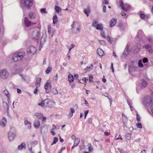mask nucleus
<instances>
[{
    "instance_id": "obj_1",
    "label": "nucleus",
    "mask_w": 153,
    "mask_h": 153,
    "mask_svg": "<svg viewBox=\"0 0 153 153\" xmlns=\"http://www.w3.org/2000/svg\"><path fill=\"white\" fill-rule=\"evenodd\" d=\"M24 53L22 52L16 53L12 57L13 60L15 62L21 60L24 56Z\"/></svg>"
},
{
    "instance_id": "obj_2",
    "label": "nucleus",
    "mask_w": 153,
    "mask_h": 153,
    "mask_svg": "<svg viewBox=\"0 0 153 153\" xmlns=\"http://www.w3.org/2000/svg\"><path fill=\"white\" fill-rule=\"evenodd\" d=\"M33 0H21V2L24 7L29 8L33 4Z\"/></svg>"
},
{
    "instance_id": "obj_3",
    "label": "nucleus",
    "mask_w": 153,
    "mask_h": 153,
    "mask_svg": "<svg viewBox=\"0 0 153 153\" xmlns=\"http://www.w3.org/2000/svg\"><path fill=\"white\" fill-rule=\"evenodd\" d=\"M9 75L8 72L5 69L1 70L0 71V77L3 79H7Z\"/></svg>"
},
{
    "instance_id": "obj_4",
    "label": "nucleus",
    "mask_w": 153,
    "mask_h": 153,
    "mask_svg": "<svg viewBox=\"0 0 153 153\" xmlns=\"http://www.w3.org/2000/svg\"><path fill=\"white\" fill-rule=\"evenodd\" d=\"M144 102H146L147 104H151V109L153 114V103H152V98L150 97H147L144 100Z\"/></svg>"
},
{
    "instance_id": "obj_5",
    "label": "nucleus",
    "mask_w": 153,
    "mask_h": 153,
    "mask_svg": "<svg viewBox=\"0 0 153 153\" xmlns=\"http://www.w3.org/2000/svg\"><path fill=\"white\" fill-rule=\"evenodd\" d=\"M120 5L122 9L126 12L131 8V6L128 4H123V2L122 1L120 2Z\"/></svg>"
},
{
    "instance_id": "obj_6",
    "label": "nucleus",
    "mask_w": 153,
    "mask_h": 153,
    "mask_svg": "<svg viewBox=\"0 0 153 153\" xmlns=\"http://www.w3.org/2000/svg\"><path fill=\"white\" fill-rule=\"evenodd\" d=\"M24 21L25 26L27 27H29L32 25L36 24V22H32L30 21H29L28 18L26 17L25 18Z\"/></svg>"
},
{
    "instance_id": "obj_7",
    "label": "nucleus",
    "mask_w": 153,
    "mask_h": 153,
    "mask_svg": "<svg viewBox=\"0 0 153 153\" xmlns=\"http://www.w3.org/2000/svg\"><path fill=\"white\" fill-rule=\"evenodd\" d=\"M36 48L33 46H30L27 49V52L28 54H33L36 52Z\"/></svg>"
},
{
    "instance_id": "obj_8",
    "label": "nucleus",
    "mask_w": 153,
    "mask_h": 153,
    "mask_svg": "<svg viewBox=\"0 0 153 153\" xmlns=\"http://www.w3.org/2000/svg\"><path fill=\"white\" fill-rule=\"evenodd\" d=\"M45 103V106L48 107H51L53 106L52 102L50 101L48 99H46L44 100Z\"/></svg>"
},
{
    "instance_id": "obj_9",
    "label": "nucleus",
    "mask_w": 153,
    "mask_h": 153,
    "mask_svg": "<svg viewBox=\"0 0 153 153\" xmlns=\"http://www.w3.org/2000/svg\"><path fill=\"white\" fill-rule=\"evenodd\" d=\"M40 33L38 31H35L33 34V39L35 40L38 39L39 37Z\"/></svg>"
},
{
    "instance_id": "obj_10",
    "label": "nucleus",
    "mask_w": 153,
    "mask_h": 153,
    "mask_svg": "<svg viewBox=\"0 0 153 153\" xmlns=\"http://www.w3.org/2000/svg\"><path fill=\"white\" fill-rule=\"evenodd\" d=\"M148 85V83L144 80L142 79L140 80V88H145Z\"/></svg>"
},
{
    "instance_id": "obj_11",
    "label": "nucleus",
    "mask_w": 153,
    "mask_h": 153,
    "mask_svg": "<svg viewBox=\"0 0 153 153\" xmlns=\"http://www.w3.org/2000/svg\"><path fill=\"white\" fill-rule=\"evenodd\" d=\"M16 136V134L13 133H9L8 134V138L10 141L13 140Z\"/></svg>"
},
{
    "instance_id": "obj_12",
    "label": "nucleus",
    "mask_w": 153,
    "mask_h": 153,
    "mask_svg": "<svg viewBox=\"0 0 153 153\" xmlns=\"http://www.w3.org/2000/svg\"><path fill=\"white\" fill-rule=\"evenodd\" d=\"M29 18L30 19H35L36 17V15L32 12H30L29 14Z\"/></svg>"
},
{
    "instance_id": "obj_13",
    "label": "nucleus",
    "mask_w": 153,
    "mask_h": 153,
    "mask_svg": "<svg viewBox=\"0 0 153 153\" xmlns=\"http://www.w3.org/2000/svg\"><path fill=\"white\" fill-rule=\"evenodd\" d=\"M45 88L46 90L48 89L51 90L52 86L50 82H46L45 85Z\"/></svg>"
},
{
    "instance_id": "obj_14",
    "label": "nucleus",
    "mask_w": 153,
    "mask_h": 153,
    "mask_svg": "<svg viewBox=\"0 0 153 153\" xmlns=\"http://www.w3.org/2000/svg\"><path fill=\"white\" fill-rule=\"evenodd\" d=\"M117 22L116 19L113 18L112 19L110 22V26L111 27L115 25Z\"/></svg>"
},
{
    "instance_id": "obj_15",
    "label": "nucleus",
    "mask_w": 153,
    "mask_h": 153,
    "mask_svg": "<svg viewBox=\"0 0 153 153\" xmlns=\"http://www.w3.org/2000/svg\"><path fill=\"white\" fill-rule=\"evenodd\" d=\"M7 122L6 118L4 117L1 120L0 122L1 126L2 127H4L5 126V124Z\"/></svg>"
},
{
    "instance_id": "obj_16",
    "label": "nucleus",
    "mask_w": 153,
    "mask_h": 153,
    "mask_svg": "<svg viewBox=\"0 0 153 153\" xmlns=\"http://www.w3.org/2000/svg\"><path fill=\"white\" fill-rule=\"evenodd\" d=\"M97 54L100 57H102L104 55V52L100 48H98L97 50Z\"/></svg>"
},
{
    "instance_id": "obj_17",
    "label": "nucleus",
    "mask_w": 153,
    "mask_h": 153,
    "mask_svg": "<svg viewBox=\"0 0 153 153\" xmlns=\"http://www.w3.org/2000/svg\"><path fill=\"white\" fill-rule=\"evenodd\" d=\"M129 46L127 45L124 51L123 54L126 56L128 54L130 51L129 50Z\"/></svg>"
},
{
    "instance_id": "obj_18",
    "label": "nucleus",
    "mask_w": 153,
    "mask_h": 153,
    "mask_svg": "<svg viewBox=\"0 0 153 153\" xmlns=\"http://www.w3.org/2000/svg\"><path fill=\"white\" fill-rule=\"evenodd\" d=\"M143 12L142 11L140 10L137 13V14L139 15L140 17L142 19H144L146 17L145 15L143 14Z\"/></svg>"
},
{
    "instance_id": "obj_19",
    "label": "nucleus",
    "mask_w": 153,
    "mask_h": 153,
    "mask_svg": "<svg viewBox=\"0 0 153 153\" xmlns=\"http://www.w3.org/2000/svg\"><path fill=\"white\" fill-rule=\"evenodd\" d=\"M41 81V78H38L36 82V86L37 88H39L40 87V83Z\"/></svg>"
},
{
    "instance_id": "obj_20",
    "label": "nucleus",
    "mask_w": 153,
    "mask_h": 153,
    "mask_svg": "<svg viewBox=\"0 0 153 153\" xmlns=\"http://www.w3.org/2000/svg\"><path fill=\"white\" fill-rule=\"evenodd\" d=\"M26 144L25 143H22L21 144L19 145L18 147V150H22L23 149H25L26 147Z\"/></svg>"
},
{
    "instance_id": "obj_21",
    "label": "nucleus",
    "mask_w": 153,
    "mask_h": 153,
    "mask_svg": "<svg viewBox=\"0 0 153 153\" xmlns=\"http://www.w3.org/2000/svg\"><path fill=\"white\" fill-rule=\"evenodd\" d=\"M34 127L36 128H38L40 126V122L38 120H36L34 123Z\"/></svg>"
},
{
    "instance_id": "obj_22",
    "label": "nucleus",
    "mask_w": 153,
    "mask_h": 153,
    "mask_svg": "<svg viewBox=\"0 0 153 153\" xmlns=\"http://www.w3.org/2000/svg\"><path fill=\"white\" fill-rule=\"evenodd\" d=\"M71 111L69 112V114L68 115V118H70L73 115V114L75 112V110L73 108H71L70 109Z\"/></svg>"
},
{
    "instance_id": "obj_23",
    "label": "nucleus",
    "mask_w": 153,
    "mask_h": 153,
    "mask_svg": "<svg viewBox=\"0 0 153 153\" xmlns=\"http://www.w3.org/2000/svg\"><path fill=\"white\" fill-rule=\"evenodd\" d=\"M93 65L92 64H91L89 66H87L86 68L85 69L86 72L87 71H89L92 70L93 68Z\"/></svg>"
},
{
    "instance_id": "obj_24",
    "label": "nucleus",
    "mask_w": 153,
    "mask_h": 153,
    "mask_svg": "<svg viewBox=\"0 0 153 153\" xmlns=\"http://www.w3.org/2000/svg\"><path fill=\"white\" fill-rule=\"evenodd\" d=\"M97 30H102L103 27L102 25L101 24H98L95 27Z\"/></svg>"
},
{
    "instance_id": "obj_25",
    "label": "nucleus",
    "mask_w": 153,
    "mask_h": 153,
    "mask_svg": "<svg viewBox=\"0 0 153 153\" xmlns=\"http://www.w3.org/2000/svg\"><path fill=\"white\" fill-rule=\"evenodd\" d=\"M143 34V31L142 30H139L138 32V34L137 36V37L140 39L142 37V35Z\"/></svg>"
},
{
    "instance_id": "obj_26",
    "label": "nucleus",
    "mask_w": 153,
    "mask_h": 153,
    "mask_svg": "<svg viewBox=\"0 0 153 153\" xmlns=\"http://www.w3.org/2000/svg\"><path fill=\"white\" fill-rule=\"evenodd\" d=\"M68 81L70 83H71L73 82L74 80V77L73 75L71 74H70L68 76Z\"/></svg>"
},
{
    "instance_id": "obj_27",
    "label": "nucleus",
    "mask_w": 153,
    "mask_h": 153,
    "mask_svg": "<svg viewBox=\"0 0 153 153\" xmlns=\"http://www.w3.org/2000/svg\"><path fill=\"white\" fill-rule=\"evenodd\" d=\"M3 94L7 96L8 98H9L10 97V94L8 91L7 90H5L3 91Z\"/></svg>"
},
{
    "instance_id": "obj_28",
    "label": "nucleus",
    "mask_w": 153,
    "mask_h": 153,
    "mask_svg": "<svg viewBox=\"0 0 153 153\" xmlns=\"http://www.w3.org/2000/svg\"><path fill=\"white\" fill-rule=\"evenodd\" d=\"M80 139L78 138H76L74 141V145L76 146H77L79 142Z\"/></svg>"
},
{
    "instance_id": "obj_29",
    "label": "nucleus",
    "mask_w": 153,
    "mask_h": 153,
    "mask_svg": "<svg viewBox=\"0 0 153 153\" xmlns=\"http://www.w3.org/2000/svg\"><path fill=\"white\" fill-rule=\"evenodd\" d=\"M6 107L7 108V115L9 117H10L11 119H12V117L9 114V105L7 103H6Z\"/></svg>"
},
{
    "instance_id": "obj_30",
    "label": "nucleus",
    "mask_w": 153,
    "mask_h": 153,
    "mask_svg": "<svg viewBox=\"0 0 153 153\" xmlns=\"http://www.w3.org/2000/svg\"><path fill=\"white\" fill-rule=\"evenodd\" d=\"M53 23L54 24H56L58 21L57 16L56 15H55L53 17Z\"/></svg>"
},
{
    "instance_id": "obj_31",
    "label": "nucleus",
    "mask_w": 153,
    "mask_h": 153,
    "mask_svg": "<svg viewBox=\"0 0 153 153\" xmlns=\"http://www.w3.org/2000/svg\"><path fill=\"white\" fill-rule=\"evenodd\" d=\"M40 12L42 14H47L48 13V12L46 10V9L45 8L41 9L40 10Z\"/></svg>"
},
{
    "instance_id": "obj_32",
    "label": "nucleus",
    "mask_w": 153,
    "mask_h": 153,
    "mask_svg": "<svg viewBox=\"0 0 153 153\" xmlns=\"http://www.w3.org/2000/svg\"><path fill=\"white\" fill-rule=\"evenodd\" d=\"M151 47L152 46L149 44L145 45L143 46V48L146 49H148L149 50L150 49H151Z\"/></svg>"
},
{
    "instance_id": "obj_33",
    "label": "nucleus",
    "mask_w": 153,
    "mask_h": 153,
    "mask_svg": "<svg viewBox=\"0 0 153 153\" xmlns=\"http://www.w3.org/2000/svg\"><path fill=\"white\" fill-rule=\"evenodd\" d=\"M51 91L52 93L54 94H57L58 93V92L57 89L55 88H53Z\"/></svg>"
},
{
    "instance_id": "obj_34",
    "label": "nucleus",
    "mask_w": 153,
    "mask_h": 153,
    "mask_svg": "<svg viewBox=\"0 0 153 153\" xmlns=\"http://www.w3.org/2000/svg\"><path fill=\"white\" fill-rule=\"evenodd\" d=\"M84 12L86 15V16L88 17L89 16V13H90V10L89 9H84Z\"/></svg>"
},
{
    "instance_id": "obj_35",
    "label": "nucleus",
    "mask_w": 153,
    "mask_h": 153,
    "mask_svg": "<svg viewBox=\"0 0 153 153\" xmlns=\"http://www.w3.org/2000/svg\"><path fill=\"white\" fill-rule=\"evenodd\" d=\"M98 24V22L95 20H94L93 22H92V25L94 27H96V26Z\"/></svg>"
},
{
    "instance_id": "obj_36",
    "label": "nucleus",
    "mask_w": 153,
    "mask_h": 153,
    "mask_svg": "<svg viewBox=\"0 0 153 153\" xmlns=\"http://www.w3.org/2000/svg\"><path fill=\"white\" fill-rule=\"evenodd\" d=\"M58 141V138L57 137H55L54 138V140L53 142L51 144V145L56 144Z\"/></svg>"
},
{
    "instance_id": "obj_37",
    "label": "nucleus",
    "mask_w": 153,
    "mask_h": 153,
    "mask_svg": "<svg viewBox=\"0 0 153 153\" xmlns=\"http://www.w3.org/2000/svg\"><path fill=\"white\" fill-rule=\"evenodd\" d=\"M138 64V67L140 68H141L143 67V65L142 63L141 59H140L139 61Z\"/></svg>"
},
{
    "instance_id": "obj_38",
    "label": "nucleus",
    "mask_w": 153,
    "mask_h": 153,
    "mask_svg": "<svg viewBox=\"0 0 153 153\" xmlns=\"http://www.w3.org/2000/svg\"><path fill=\"white\" fill-rule=\"evenodd\" d=\"M56 11L58 13H59L61 10V9L58 6H56L55 7Z\"/></svg>"
},
{
    "instance_id": "obj_39",
    "label": "nucleus",
    "mask_w": 153,
    "mask_h": 153,
    "mask_svg": "<svg viewBox=\"0 0 153 153\" xmlns=\"http://www.w3.org/2000/svg\"><path fill=\"white\" fill-rule=\"evenodd\" d=\"M51 68L50 67H48L46 70V73L47 74H49L51 71Z\"/></svg>"
},
{
    "instance_id": "obj_40",
    "label": "nucleus",
    "mask_w": 153,
    "mask_h": 153,
    "mask_svg": "<svg viewBox=\"0 0 153 153\" xmlns=\"http://www.w3.org/2000/svg\"><path fill=\"white\" fill-rule=\"evenodd\" d=\"M128 119L126 117L123 118V123H127L128 121Z\"/></svg>"
},
{
    "instance_id": "obj_41",
    "label": "nucleus",
    "mask_w": 153,
    "mask_h": 153,
    "mask_svg": "<svg viewBox=\"0 0 153 153\" xmlns=\"http://www.w3.org/2000/svg\"><path fill=\"white\" fill-rule=\"evenodd\" d=\"M51 27L50 25H49L48 26V33L50 34L51 33Z\"/></svg>"
},
{
    "instance_id": "obj_42",
    "label": "nucleus",
    "mask_w": 153,
    "mask_h": 153,
    "mask_svg": "<svg viewBox=\"0 0 153 153\" xmlns=\"http://www.w3.org/2000/svg\"><path fill=\"white\" fill-rule=\"evenodd\" d=\"M125 137L127 140H129L130 139L131 136L129 134H127L125 135Z\"/></svg>"
},
{
    "instance_id": "obj_43",
    "label": "nucleus",
    "mask_w": 153,
    "mask_h": 153,
    "mask_svg": "<svg viewBox=\"0 0 153 153\" xmlns=\"http://www.w3.org/2000/svg\"><path fill=\"white\" fill-rule=\"evenodd\" d=\"M44 100L42 101V102H41L39 103L38 105L39 106H41L42 107H43L44 106H45V103H44Z\"/></svg>"
},
{
    "instance_id": "obj_44",
    "label": "nucleus",
    "mask_w": 153,
    "mask_h": 153,
    "mask_svg": "<svg viewBox=\"0 0 153 153\" xmlns=\"http://www.w3.org/2000/svg\"><path fill=\"white\" fill-rule=\"evenodd\" d=\"M101 35L102 37L104 38H106V36H105V32L104 31H103L101 32Z\"/></svg>"
},
{
    "instance_id": "obj_45",
    "label": "nucleus",
    "mask_w": 153,
    "mask_h": 153,
    "mask_svg": "<svg viewBox=\"0 0 153 153\" xmlns=\"http://www.w3.org/2000/svg\"><path fill=\"white\" fill-rule=\"evenodd\" d=\"M106 38L108 41L110 43H111L112 41L111 39V37L108 36L106 37Z\"/></svg>"
},
{
    "instance_id": "obj_46",
    "label": "nucleus",
    "mask_w": 153,
    "mask_h": 153,
    "mask_svg": "<svg viewBox=\"0 0 153 153\" xmlns=\"http://www.w3.org/2000/svg\"><path fill=\"white\" fill-rule=\"evenodd\" d=\"M136 125L137 126L140 128H142V125L140 123H137L136 124Z\"/></svg>"
},
{
    "instance_id": "obj_47",
    "label": "nucleus",
    "mask_w": 153,
    "mask_h": 153,
    "mask_svg": "<svg viewBox=\"0 0 153 153\" xmlns=\"http://www.w3.org/2000/svg\"><path fill=\"white\" fill-rule=\"evenodd\" d=\"M137 115V120L138 122H139L140 121V117L139 116L138 114L137 113L136 114Z\"/></svg>"
},
{
    "instance_id": "obj_48",
    "label": "nucleus",
    "mask_w": 153,
    "mask_h": 153,
    "mask_svg": "<svg viewBox=\"0 0 153 153\" xmlns=\"http://www.w3.org/2000/svg\"><path fill=\"white\" fill-rule=\"evenodd\" d=\"M148 41H149V42H152L153 40V38L152 36H149L148 37Z\"/></svg>"
},
{
    "instance_id": "obj_49",
    "label": "nucleus",
    "mask_w": 153,
    "mask_h": 153,
    "mask_svg": "<svg viewBox=\"0 0 153 153\" xmlns=\"http://www.w3.org/2000/svg\"><path fill=\"white\" fill-rule=\"evenodd\" d=\"M89 112V110H88L87 111H85V119L86 117L87 114H88Z\"/></svg>"
},
{
    "instance_id": "obj_50",
    "label": "nucleus",
    "mask_w": 153,
    "mask_h": 153,
    "mask_svg": "<svg viewBox=\"0 0 153 153\" xmlns=\"http://www.w3.org/2000/svg\"><path fill=\"white\" fill-rule=\"evenodd\" d=\"M143 61L144 63L147 62L148 61V59L147 58H144L143 59Z\"/></svg>"
},
{
    "instance_id": "obj_51",
    "label": "nucleus",
    "mask_w": 153,
    "mask_h": 153,
    "mask_svg": "<svg viewBox=\"0 0 153 153\" xmlns=\"http://www.w3.org/2000/svg\"><path fill=\"white\" fill-rule=\"evenodd\" d=\"M100 43L101 44V45H104L106 44L105 42L104 41L100 40Z\"/></svg>"
},
{
    "instance_id": "obj_52",
    "label": "nucleus",
    "mask_w": 153,
    "mask_h": 153,
    "mask_svg": "<svg viewBox=\"0 0 153 153\" xmlns=\"http://www.w3.org/2000/svg\"><path fill=\"white\" fill-rule=\"evenodd\" d=\"M108 4V1L106 0H104L102 2V4Z\"/></svg>"
},
{
    "instance_id": "obj_53",
    "label": "nucleus",
    "mask_w": 153,
    "mask_h": 153,
    "mask_svg": "<svg viewBox=\"0 0 153 153\" xmlns=\"http://www.w3.org/2000/svg\"><path fill=\"white\" fill-rule=\"evenodd\" d=\"M103 11L104 13L106 12V7L105 5H103Z\"/></svg>"
},
{
    "instance_id": "obj_54",
    "label": "nucleus",
    "mask_w": 153,
    "mask_h": 153,
    "mask_svg": "<svg viewBox=\"0 0 153 153\" xmlns=\"http://www.w3.org/2000/svg\"><path fill=\"white\" fill-rule=\"evenodd\" d=\"M75 22L74 21H73V22L72 24L71 25V27H72L71 29V30H73V29H74V25H75Z\"/></svg>"
},
{
    "instance_id": "obj_55",
    "label": "nucleus",
    "mask_w": 153,
    "mask_h": 153,
    "mask_svg": "<svg viewBox=\"0 0 153 153\" xmlns=\"http://www.w3.org/2000/svg\"><path fill=\"white\" fill-rule=\"evenodd\" d=\"M26 126H27V127L28 129H30L31 128V123L30 122H29V123L27 125H26Z\"/></svg>"
},
{
    "instance_id": "obj_56",
    "label": "nucleus",
    "mask_w": 153,
    "mask_h": 153,
    "mask_svg": "<svg viewBox=\"0 0 153 153\" xmlns=\"http://www.w3.org/2000/svg\"><path fill=\"white\" fill-rule=\"evenodd\" d=\"M93 79V77L92 76H89V81L90 82H92L93 81V80H92Z\"/></svg>"
},
{
    "instance_id": "obj_57",
    "label": "nucleus",
    "mask_w": 153,
    "mask_h": 153,
    "mask_svg": "<svg viewBox=\"0 0 153 153\" xmlns=\"http://www.w3.org/2000/svg\"><path fill=\"white\" fill-rule=\"evenodd\" d=\"M110 68L112 70V72L113 73L114 72V68H113V63H111V66L110 67Z\"/></svg>"
},
{
    "instance_id": "obj_58",
    "label": "nucleus",
    "mask_w": 153,
    "mask_h": 153,
    "mask_svg": "<svg viewBox=\"0 0 153 153\" xmlns=\"http://www.w3.org/2000/svg\"><path fill=\"white\" fill-rule=\"evenodd\" d=\"M38 88L36 87V88L33 91V93L34 94H36L37 93V92L38 91Z\"/></svg>"
},
{
    "instance_id": "obj_59",
    "label": "nucleus",
    "mask_w": 153,
    "mask_h": 153,
    "mask_svg": "<svg viewBox=\"0 0 153 153\" xmlns=\"http://www.w3.org/2000/svg\"><path fill=\"white\" fill-rule=\"evenodd\" d=\"M117 149L120 153H123V150L122 149L118 148Z\"/></svg>"
},
{
    "instance_id": "obj_60",
    "label": "nucleus",
    "mask_w": 153,
    "mask_h": 153,
    "mask_svg": "<svg viewBox=\"0 0 153 153\" xmlns=\"http://www.w3.org/2000/svg\"><path fill=\"white\" fill-rule=\"evenodd\" d=\"M30 122H28L27 120H25V125H27Z\"/></svg>"
},
{
    "instance_id": "obj_61",
    "label": "nucleus",
    "mask_w": 153,
    "mask_h": 153,
    "mask_svg": "<svg viewBox=\"0 0 153 153\" xmlns=\"http://www.w3.org/2000/svg\"><path fill=\"white\" fill-rule=\"evenodd\" d=\"M17 92L19 94H21L22 93L21 91L19 89H17Z\"/></svg>"
},
{
    "instance_id": "obj_62",
    "label": "nucleus",
    "mask_w": 153,
    "mask_h": 153,
    "mask_svg": "<svg viewBox=\"0 0 153 153\" xmlns=\"http://www.w3.org/2000/svg\"><path fill=\"white\" fill-rule=\"evenodd\" d=\"M121 14L122 16H124L126 15V13H125L124 12H121Z\"/></svg>"
},
{
    "instance_id": "obj_63",
    "label": "nucleus",
    "mask_w": 153,
    "mask_h": 153,
    "mask_svg": "<svg viewBox=\"0 0 153 153\" xmlns=\"http://www.w3.org/2000/svg\"><path fill=\"white\" fill-rule=\"evenodd\" d=\"M76 138L75 135H73L71 136V138L73 140H75Z\"/></svg>"
},
{
    "instance_id": "obj_64",
    "label": "nucleus",
    "mask_w": 153,
    "mask_h": 153,
    "mask_svg": "<svg viewBox=\"0 0 153 153\" xmlns=\"http://www.w3.org/2000/svg\"><path fill=\"white\" fill-rule=\"evenodd\" d=\"M103 78L102 79V81L104 82H105L106 81V79L105 78V76H103Z\"/></svg>"
}]
</instances>
